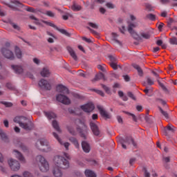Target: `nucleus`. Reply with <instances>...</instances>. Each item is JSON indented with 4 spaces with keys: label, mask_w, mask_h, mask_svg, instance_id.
<instances>
[{
    "label": "nucleus",
    "mask_w": 177,
    "mask_h": 177,
    "mask_svg": "<svg viewBox=\"0 0 177 177\" xmlns=\"http://www.w3.org/2000/svg\"><path fill=\"white\" fill-rule=\"evenodd\" d=\"M67 158V159H66ZM70 155L67 153H64L63 156L56 155L53 158V165L58 168H62V169H68L70 168Z\"/></svg>",
    "instance_id": "f257e3e1"
},
{
    "label": "nucleus",
    "mask_w": 177,
    "mask_h": 177,
    "mask_svg": "<svg viewBox=\"0 0 177 177\" xmlns=\"http://www.w3.org/2000/svg\"><path fill=\"white\" fill-rule=\"evenodd\" d=\"M57 91L60 93L56 96L57 102H59L63 104H70V103H71L70 99L66 96V95H68V88H67V87L63 86V84H59L57 86Z\"/></svg>",
    "instance_id": "f03ea898"
},
{
    "label": "nucleus",
    "mask_w": 177,
    "mask_h": 177,
    "mask_svg": "<svg viewBox=\"0 0 177 177\" xmlns=\"http://www.w3.org/2000/svg\"><path fill=\"white\" fill-rule=\"evenodd\" d=\"M30 19H31V20H34L35 21L34 23L37 26H41V27H44V25H42V23H44V24H46L47 26H50V27H53V28H55V30H57V31H59L61 34H64V35H66V37H71V34L68 33L67 30L64 29H59V28H57V26H56V25H55V24H53L51 21L39 20L38 19V18L35 17L34 15H30Z\"/></svg>",
    "instance_id": "7ed1b4c3"
},
{
    "label": "nucleus",
    "mask_w": 177,
    "mask_h": 177,
    "mask_svg": "<svg viewBox=\"0 0 177 177\" xmlns=\"http://www.w3.org/2000/svg\"><path fill=\"white\" fill-rule=\"evenodd\" d=\"M14 122L19 124L21 128L25 129V131H31L33 128L32 123L28 120V118L24 116H17L14 118Z\"/></svg>",
    "instance_id": "20e7f679"
},
{
    "label": "nucleus",
    "mask_w": 177,
    "mask_h": 177,
    "mask_svg": "<svg viewBox=\"0 0 177 177\" xmlns=\"http://www.w3.org/2000/svg\"><path fill=\"white\" fill-rule=\"evenodd\" d=\"M37 160L39 162V169L40 172L43 174H46V172H49L50 169V165H49V162L42 155H38L36 157Z\"/></svg>",
    "instance_id": "39448f33"
},
{
    "label": "nucleus",
    "mask_w": 177,
    "mask_h": 177,
    "mask_svg": "<svg viewBox=\"0 0 177 177\" xmlns=\"http://www.w3.org/2000/svg\"><path fill=\"white\" fill-rule=\"evenodd\" d=\"M35 147L38 150L44 151V153H49V151H52V147H50L49 142L45 138H41L39 140L36 142Z\"/></svg>",
    "instance_id": "423d86ee"
},
{
    "label": "nucleus",
    "mask_w": 177,
    "mask_h": 177,
    "mask_svg": "<svg viewBox=\"0 0 177 177\" xmlns=\"http://www.w3.org/2000/svg\"><path fill=\"white\" fill-rule=\"evenodd\" d=\"M1 52L6 59H9L10 60L15 59V54H13V51H12L10 47L5 46L1 48Z\"/></svg>",
    "instance_id": "0eeeda50"
},
{
    "label": "nucleus",
    "mask_w": 177,
    "mask_h": 177,
    "mask_svg": "<svg viewBox=\"0 0 177 177\" xmlns=\"http://www.w3.org/2000/svg\"><path fill=\"white\" fill-rule=\"evenodd\" d=\"M8 165L11 169L15 172L20 169V162L15 159H10L8 160Z\"/></svg>",
    "instance_id": "6e6552de"
},
{
    "label": "nucleus",
    "mask_w": 177,
    "mask_h": 177,
    "mask_svg": "<svg viewBox=\"0 0 177 177\" xmlns=\"http://www.w3.org/2000/svg\"><path fill=\"white\" fill-rule=\"evenodd\" d=\"M97 109L99 110L100 113L102 117H103V118H104L105 120H110V118H111V115L106 111V110L104 109V108H103V106H102V105L97 106Z\"/></svg>",
    "instance_id": "1a4fd4ad"
},
{
    "label": "nucleus",
    "mask_w": 177,
    "mask_h": 177,
    "mask_svg": "<svg viewBox=\"0 0 177 177\" xmlns=\"http://www.w3.org/2000/svg\"><path fill=\"white\" fill-rule=\"evenodd\" d=\"M80 109L83 110V111H85V113H91L95 110V105L92 102H89L88 104H86L84 105H82L80 106Z\"/></svg>",
    "instance_id": "9d476101"
},
{
    "label": "nucleus",
    "mask_w": 177,
    "mask_h": 177,
    "mask_svg": "<svg viewBox=\"0 0 177 177\" xmlns=\"http://www.w3.org/2000/svg\"><path fill=\"white\" fill-rule=\"evenodd\" d=\"M63 168L53 167L52 174L54 177H63L64 174L63 173Z\"/></svg>",
    "instance_id": "9b49d317"
},
{
    "label": "nucleus",
    "mask_w": 177,
    "mask_h": 177,
    "mask_svg": "<svg viewBox=\"0 0 177 177\" xmlns=\"http://www.w3.org/2000/svg\"><path fill=\"white\" fill-rule=\"evenodd\" d=\"M136 27H138V23H131L129 25L128 27V31L134 37V38H136V37H138V33H136V32H135V30H133V28H136Z\"/></svg>",
    "instance_id": "f8f14e48"
},
{
    "label": "nucleus",
    "mask_w": 177,
    "mask_h": 177,
    "mask_svg": "<svg viewBox=\"0 0 177 177\" xmlns=\"http://www.w3.org/2000/svg\"><path fill=\"white\" fill-rule=\"evenodd\" d=\"M12 154L16 157V158L19 160L21 162H24V164L26 163V158H24V156H23V154H21L20 151L14 149L12 151Z\"/></svg>",
    "instance_id": "ddd939ff"
},
{
    "label": "nucleus",
    "mask_w": 177,
    "mask_h": 177,
    "mask_svg": "<svg viewBox=\"0 0 177 177\" xmlns=\"http://www.w3.org/2000/svg\"><path fill=\"white\" fill-rule=\"evenodd\" d=\"M39 86H40L41 89H47L48 91L50 89V84L45 80V79H41L39 82Z\"/></svg>",
    "instance_id": "4468645a"
},
{
    "label": "nucleus",
    "mask_w": 177,
    "mask_h": 177,
    "mask_svg": "<svg viewBox=\"0 0 177 177\" xmlns=\"http://www.w3.org/2000/svg\"><path fill=\"white\" fill-rule=\"evenodd\" d=\"M90 127L91 128V131H93V133L95 135V136H99L100 135V131H99V128L97 127V124L95 122H91Z\"/></svg>",
    "instance_id": "2eb2a0df"
},
{
    "label": "nucleus",
    "mask_w": 177,
    "mask_h": 177,
    "mask_svg": "<svg viewBox=\"0 0 177 177\" xmlns=\"http://www.w3.org/2000/svg\"><path fill=\"white\" fill-rule=\"evenodd\" d=\"M53 135L54 138H55V139H57V140H58L59 143L60 145H62V146H64L66 150H68V147L70 146V143H68V142H63V141H62V140L60 139V138H59V136L56 133H53Z\"/></svg>",
    "instance_id": "dca6fc26"
},
{
    "label": "nucleus",
    "mask_w": 177,
    "mask_h": 177,
    "mask_svg": "<svg viewBox=\"0 0 177 177\" xmlns=\"http://www.w3.org/2000/svg\"><path fill=\"white\" fill-rule=\"evenodd\" d=\"M82 147L84 153H89L91 151V145L86 141L82 142Z\"/></svg>",
    "instance_id": "f3484780"
},
{
    "label": "nucleus",
    "mask_w": 177,
    "mask_h": 177,
    "mask_svg": "<svg viewBox=\"0 0 177 177\" xmlns=\"http://www.w3.org/2000/svg\"><path fill=\"white\" fill-rule=\"evenodd\" d=\"M164 132H165V135L166 136H168V131L169 132H174V131H176L175 129V127H174L172 124H169L167 125L165 129H164Z\"/></svg>",
    "instance_id": "a211bd4d"
},
{
    "label": "nucleus",
    "mask_w": 177,
    "mask_h": 177,
    "mask_svg": "<svg viewBox=\"0 0 177 177\" xmlns=\"http://www.w3.org/2000/svg\"><path fill=\"white\" fill-rule=\"evenodd\" d=\"M11 67L16 74H21L23 73V68L21 66L12 65Z\"/></svg>",
    "instance_id": "6ab92c4d"
},
{
    "label": "nucleus",
    "mask_w": 177,
    "mask_h": 177,
    "mask_svg": "<svg viewBox=\"0 0 177 177\" xmlns=\"http://www.w3.org/2000/svg\"><path fill=\"white\" fill-rule=\"evenodd\" d=\"M44 114L48 120H53L54 118H56V113L52 111L44 112Z\"/></svg>",
    "instance_id": "aec40b11"
},
{
    "label": "nucleus",
    "mask_w": 177,
    "mask_h": 177,
    "mask_svg": "<svg viewBox=\"0 0 177 177\" xmlns=\"http://www.w3.org/2000/svg\"><path fill=\"white\" fill-rule=\"evenodd\" d=\"M67 50L70 53L71 57H73V59H74V60H77V54H75V51H74L73 48L68 46Z\"/></svg>",
    "instance_id": "412c9836"
},
{
    "label": "nucleus",
    "mask_w": 177,
    "mask_h": 177,
    "mask_svg": "<svg viewBox=\"0 0 177 177\" xmlns=\"http://www.w3.org/2000/svg\"><path fill=\"white\" fill-rule=\"evenodd\" d=\"M41 77H49V75H50V72L49 71V69H48L47 68H44L42 69V71H41Z\"/></svg>",
    "instance_id": "4be33fe9"
},
{
    "label": "nucleus",
    "mask_w": 177,
    "mask_h": 177,
    "mask_svg": "<svg viewBox=\"0 0 177 177\" xmlns=\"http://www.w3.org/2000/svg\"><path fill=\"white\" fill-rule=\"evenodd\" d=\"M84 174L86 175V177H96V174H95L93 171L90 169H86L84 171Z\"/></svg>",
    "instance_id": "5701e85b"
},
{
    "label": "nucleus",
    "mask_w": 177,
    "mask_h": 177,
    "mask_svg": "<svg viewBox=\"0 0 177 177\" xmlns=\"http://www.w3.org/2000/svg\"><path fill=\"white\" fill-rule=\"evenodd\" d=\"M110 59H111V63H110L111 67H112L113 70H117V68H118V65H117V63L114 62V58L113 57H110Z\"/></svg>",
    "instance_id": "b1692460"
},
{
    "label": "nucleus",
    "mask_w": 177,
    "mask_h": 177,
    "mask_svg": "<svg viewBox=\"0 0 177 177\" xmlns=\"http://www.w3.org/2000/svg\"><path fill=\"white\" fill-rule=\"evenodd\" d=\"M102 78H104V75H103L102 73H100L95 75V77L92 80V82H95V81H99V80H102Z\"/></svg>",
    "instance_id": "393cba45"
},
{
    "label": "nucleus",
    "mask_w": 177,
    "mask_h": 177,
    "mask_svg": "<svg viewBox=\"0 0 177 177\" xmlns=\"http://www.w3.org/2000/svg\"><path fill=\"white\" fill-rule=\"evenodd\" d=\"M15 55L18 59H21V57H23V53L19 47L15 48Z\"/></svg>",
    "instance_id": "a878e982"
},
{
    "label": "nucleus",
    "mask_w": 177,
    "mask_h": 177,
    "mask_svg": "<svg viewBox=\"0 0 177 177\" xmlns=\"http://www.w3.org/2000/svg\"><path fill=\"white\" fill-rule=\"evenodd\" d=\"M52 125L55 131H57L59 133L62 132V130H60V127H59V124L56 120L53 121Z\"/></svg>",
    "instance_id": "bb28decb"
},
{
    "label": "nucleus",
    "mask_w": 177,
    "mask_h": 177,
    "mask_svg": "<svg viewBox=\"0 0 177 177\" xmlns=\"http://www.w3.org/2000/svg\"><path fill=\"white\" fill-rule=\"evenodd\" d=\"M69 140L74 145L76 149H80V144L78 143V140H77V139L75 138H69Z\"/></svg>",
    "instance_id": "cd10ccee"
},
{
    "label": "nucleus",
    "mask_w": 177,
    "mask_h": 177,
    "mask_svg": "<svg viewBox=\"0 0 177 177\" xmlns=\"http://www.w3.org/2000/svg\"><path fill=\"white\" fill-rule=\"evenodd\" d=\"M71 9L74 12H78V11L81 10V9H82V7H81V6H80V5L77 4V3H74L72 6Z\"/></svg>",
    "instance_id": "c85d7f7f"
},
{
    "label": "nucleus",
    "mask_w": 177,
    "mask_h": 177,
    "mask_svg": "<svg viewBox=\"0 0 177 177\" xmlns=\"http://www.w3.org/2000/svg\"><path fill=\"white\" fill-rule=\"evenodd\" d=\"M67 129L69 133H71V135H73V136L77 135V133L75 132V130L74 129V127H73V126H68Z\"/></svg>",
    "instance_id": "c756f323"
},
{
    "label": "nucleus",
    "mask_w": 177,
    "mask_h": 177,
    "mask_svg": "<svg viewBox=\"0 0 177 177\" xmlns=\"http://www.w3.org/2000/svg\"><path fill=\"white\" fill-rule=\"evenodd\" d=\"M169 42L171 45H177V38L175 37H171L169 39Z\"/></svg>",
    "instance_id": "7c9ffc66"
},
{
    "label": "nucleus",
    "mask_w": 177,
    "mask_h": 177,
    "mask_svg": "<svg viewBox=\"0 0 177 177\" xmlns=\"http://www.w3.org/2000/svg\"><path fill=\"white\" fill-rule=\"evenodd\" d=\"M141 37H142V38H145V39H149V38H150L151 35L150 32H142L141 33Z\"/></svg>",
    "instance_id": "2f4dec72"
},
{
    "label": "nucleus",
    "mask_w": 177,
    "mask_h": 177,
    "mask_svg": "<svg viewBox=\"0 0 177 177\" xmlns=\"http://www.w3.org/2000/svg\"><path fill=\"white\" fill-rule=\"evenodd\" d=\"M160 111L161 114L166 118V120H168L169 118V115H168V113L165 112V111L162 110V109L160 108Z\"/></svg>",
    "instance_id": "473e14b6"
},
{
    "label": "nucleus",
    "mask_w": 177,
    "mask_h": 177,
    "mask_svg": "<svg viewBox=\"0 0 177 177\" xmlns=\"http://www.w3.org/2000/svg\"><path fill=\"white\" fill-rule=\"evenodd\" d=\"M134 68L138 71L139 75H142L143 71H142V68H140V66H139V65H135Z\"/></svg>",
    "instance_id": "72a5a7b5"
},
{
    "label": "nucleus",
    "mask_w": 177,
    "mask_h": 177,
    "mask_svg": "<svg viewBox=\"0 0 177 177\" xmlns=\"http://www.w3.org/2000/svg\"><path fill=\"white\" fill-rule=\"evenodd\" d=\"M102 86L103 89H104L105 92H106V93H108L109 95H110V93H111V91L110 90V88H109L108 86H106L104 84H102Z\"/></svg>",
    "instance_id": "f704fd0d"
},
{
    "label": "nucleus",
    "mask_w": 177,
    "mask_h": 177,
    "mask_svg": "<svg viewBox=\"0 0 177 177\" xmlns=\"http://www.w3.org/2000/svg\"><path fill=\"white\" fill-rule=\"evenodd\" d=\"M147 85H153L154 84V80L150 77H147Z\"/></svg>",
    "instance_id": "c9c22d12"
},
{
    "label": "nucleus",
    "mask_w": 177,
    "mask_h": 177,
    "mask_svg": "<svg viewBox=\"0 0 177 177\" xmlns=\"http://www.w3.org/2000/svg\"><path fill=\"white\" fill-rule=\"evenodd\" d=\"M32 62L33 63H35V64H37V66H39V64H41V59L37 57L33 58Z\"/></svg>",
    "instance_id": "e433bc0d"
},
{
    "label": "nucleus",
    "mask_w": 177,
    "mask_h": 177,
    "mask_svg": "<svg viewBox=\"0 0 177 177\" xmlns=\"http://www.w3.org/2000/svg\"><path fill=\"white\" fill-rule=\"evenodd\" d=\"M0 138H1V139H6L7 138L6 133H5V132L1 129H0Z\"/></svg>",
    "instance_id": "4c0bfd02"
},
{
    "label": "nucleus",
    "mask_w": 177,
    "mask_h": 177,
    "mask_svg": "<svg viewBox=\"0 0 177 177\" xmlns=\"http://www.w3.org/2000/svg\"><path fill=\"white\" fill-rule=\"evenodd\" d=\"M112 37L114 41H115V42H117L118 44H120V41H118V40H117V38L118 37V35H117V33H112Z\"/></svg>",
    "instance_id": "58836bf2"
},
{
    "label": "nucleus",
    "mask_w": 177,
    "mask_h": 177,
    "mask_svg": "<svg viewBox=\"0 0 177 177\" xmlns=\"http://www.w3.org/2000/svg\"><path fill=\"white\" fill-rule=\"evenodd\" d=\"M6 107H12L13 106V104L12 102H1Z\"/></svg>",
    "instance_id": "ea45409f"
},
{
    "label": "nucleus",
    "mask_w": 177,
    "mask_h": 177,
    "mask_svg": "<svg viewBox=\"0 0 177 177\" xmlns=\"http://www.w3.org/2000/svg\"><path fill=\"white\" fill-rule=\"evenodd\" d=\"M127 144L129 145H135V142L133 141V139H132V138H129L127 141H126Z\"/></svg>",
    "instance_id": "a19ab883"
},
{
    "label": "nucleus",
    "mask_w": 177,
    "mask_h": 177,
    "mask_svg": "<svg viewBox=\"0 0 177 177\" xmlns=\"http://www.w3.org/2000/svg\"><path fill=\"white\" fill-rule=\"evenodd\" d=\"M45 15L49 16V17H55V13H53L52 11H46Z\"/></svg>",
    "instance_id": "79ce46f5"
},
{
    "label": "nucleus",
    "mask_w": 177,
    "mask_h": 177,
    "mask_svg": "<svg viewBox=\"0 0 177 177\" xmlns=\"http://www.w3.org/2000/svg\"><path fill=\"white\" fill-rule=\"evenodd\" d=\"M88 26H90V27H92V28H95V29L99 28V26H97V24H93L92 22L88 23Z\"/></svg>",
    "instance_id": "37998d69"
},
{
    "label": "nucleus",
    "mask_w": 177,
    "mask_h": 177,
    "mask_svg": "<svg viewBox=\"0 0 177 177\" xmlns=\"http://www.w3.org/2000/svg\"><path fill=\"white\" fill-rule=\"evenodd\" d=\"M6 86L8 89H10V91H14L15 89V86H12L10 83H7Z\"/></svg>",
    "instance_id": "c03bdc74"
},
{
    "label": "nucleus",
    "mask_w": 177,
    "mask_h": 177,
    "mask_svg": "<svg viewBox=\"0 0 177 177\" xmlns=\"http://www.w3.org/2000/svg\"><path fill=\"white\" fill-rule=\"evenodd\" d=\"M12 3H14V5H17V6H23V3H20V1L17 0H15L12 1Z\"/></svg>",
    "instance_id": "a18cd8bd"
},
{
    "label": "nucleus",
    "mask_w": 177,
    "mask_h": 177,
    "mask_svg": "<svg viewBox=\"0 0 177 177\" xmlns=\"http://www.w3.org/2000/svg\"><path fill=\"white\" fill-rule=\"evenodd\" d=\"M147 18L149 19V20H156V15L153 14H149L147 15Z\"/></svg>",
    "instance_id": "49530a36"
},
{
    "label": "nucleus",
    "mask_w": 177,
    "mask_h": 177,
    "mask_svg": "<svg viewBox=\"0 0 177 177\" xmlns=\"http://www.w3.org/2000/svg\"><path fill=\"white\" fill-rule=\"evenodd\" d=\"M11 26H12V27H13V28H15V30H17L18 31H19V30H20V26L15 23H12Z\"/></svg>",
    "instance_id": "de8ad7c7"
},
{
    "label": "nucleus",
    "mask_w": 177,
    "mask_h": 177,
    "mask_svg": "<svg viewBox=\"0 0 177 177\" xmlns=\"http://www.w3.org/2000/svg\"><path fill=\"white\" fill-rule=\"evenodd\" d=\"M126 114H127L128 115H130L131 117H132L133 121H136V116H135L134 114L131 113L129 112H125Z\"/></svg>",
    "instance_id": "09e8293b"
},
{
    "label": "nucleus",
    "mask_w": 177,
    "mask_h": 177,
    "mask_svg": "<svg viewBox=\"0 0 177 177\" xmlns=\"http://www.w3.org/2000/svg\"><path fill=\"white\" fill-rule=\"evenodd\" d=\"M20 147H21V150H23L24 152H26V151H27V150H28V148H27V147H26V145H23V144H21V145H20Z\"/></svg>",
    "instance_id": "8fccbe9b"
},
{
    "label": "nucleus",
    "mask_w": 177,
    "mask_h": 177,
    "mask_svg": "<svg viewBox=\"0 0 177 177\" xmlns=\"http://www.w3.org/2000/svg\"><path fill=\"white\" fill-rule=\"evenodd\" d=\"M79 75L80 77H83V78H86V73H85L84 71H81L80 73H79Z\"/></svg>",
    "instance_id": "3c124183"
},
{
    "label": "nucleus",
    "mask_w": 177,
    "mask_h": 177,
    "mask_svg": "<svg viewBox=\"0 0 177 177\" xmlns=\"http://www.w3.org/2000/svg\"><path fill=\"white\" fill-rule=\"evenodd\" d=\"M94 91H95V92H96V93H97L100 96H104V93H103V91H102L100 90H94Z\"/></svg>",
    "instance_id": "603ef678"
},
{
    "label": "nucleus",
    "mask_w": 177,
    "mask_h": 177,
    "mask_svg": "<svg viewBox=\"0 0 177 177\" xmlns=\"http://www.w3.org/2000/svg\"><path fill=\"white\" fill-rule=\"evenodd\" d=\"M106 8H109V9H113L114 8V5L111 3H107L106 4Z\"/></svg>",
    "instance_id": "864d4df0"
},
{
    "label": "nucleus",
    "mask_w": 177,
    "mask_h": 177,
    "mask_svg": "<svg viewBox=\"0 0 177 177\" xmlns=\"http://www.w3.org/2000/svg\"><path fill=\"white\" fill-rule=\"evenodd\" d=\"M26 10L28 12H31L32 13H35V9H34L33 8H31V7L27 8Z\"/></svg>",
    "instance_id": "5fc2aeb1"
},
{
    "label": "nucleus",
    "mask_w": 177,
    "mask_h": 177,
    "mask_svg": "<svg viewBox=\"0 0 177 177\" xmlns=\"http://www.w3.org/2000/svg\"><path fill=\"white\" fill-rule=\"evenodd\" d=\"M175 21H174L173 19L171 18H169L168 21H167V24L169 26H171V25L172 24V23H174Z\"/></svg>",
    "instance_id": "6e6d98bb"
},
{
    "label": "nucleus",
    "mask_w": 177,
    "mask_h": 177,
    "mask_svg": "<svg viewBox=\"0 0 177 177\" xmlns=\"http://www.w3.org/2000/svg\"><path fill=\"white\" fill-rule=\"evenodd\" d=\"M128 97H131V99H133V100H136V97H135V95H133V94L131 92H129L128 93Z\"/></svg>",
    "instance_id": "4d7b16f0"
},
{
    "label": "nucleus",
    "mask_w": 177,
    "mask_h": 177,
    "mask_svg": "<svg viewBox=\"0 0 177 177\" xmlns=\"http://www.w3.org/2000/svg\"><path fill=\"white\" fill-rule=\"evenodd\" d=\"M158 102L160 103V104H162L163 106H165L167 104V102L164 100L159 99L158 100Z\"/></svg>",
    "instance_id": "13d9d810"
},
{
    "label": "nucleus",
    "mask_w": 177,
    "mask_h": 177,
    "mask_svg": "<svg viewBox=\"0 0 177 177\" xmlns=\"http://www.w3.org/2000/svg\"><path fill=\"white\" fill-rule=\"evenodd\" d=\"M83 41H85V42H87L88 44H91L92 42V40L91 39H88L86 37H82Z\"/></svg>",
    "instance_id": "bf43d9fd"
},
{
    "label": "nucleus",
    "mask_w": 177,
    "mask_h": 177,
    "mask_svg": "<svg viewBox=\"0 0 177 177\" xmlns=\"http://www.w3.org/2000/svg\"><path fill=\"white\" fill-rule=\"evenodd\" d=\"M3 124H4V127H6V128H8L9 127V121H8V120H5L3 121Z\"/></svg>",
    "instance_id": "052dcab7"
},
{
    "label": "nucleus",
    "mask_w": 177,
    "mask_h": 177,
    "mask_svg": "<svg viewBox=\"0 0 177 177\" xmlns=\"http://www.w3.org/2000/svg\"><path fill=\"white\" fill-rule=\"evenodd\" d=\"M113 88H121V84H120L119 83H115L113 84Z\"/></svg>",
    "instance_id": "680f3d73"
},
{
    "label": "nucleus",
    "mask_w": 177,
    "mask_h": 177,
    "mask_svg": "<svg viewBox=\"0 0 177 177\" xmlns=\"http://www.w3.org/2000/svg\"><path fill=\"white\" fill-rule=\"evenodd\" d=\"M144 176L145 177H150V173L149 171H147L146 169H145Z\"/></svg>",
    "instance_id": "e2e57ef3"
},
{
    "label": "nucleus",
    "mask_w": 177,
    "mask_h": 177,
    "mask_svg": "<svg viewBox=\"0 0 177 177\" xmlns=\"http://www.w3.org/2000/svg\"><path fill=\"white\" fill-rule=\"evenodd\" d=\"M120 31L122 32V34H125V26H122V28H120Z\"/></svg>",
    "instance_id": "0e129e2a"
},
{
    "label": "nucleus",
    "mask_w": 177,
    "mask_h": 177,
    "mask_svg": "<svg viewBox=\"0 0 177 177\" xmlns=\"http://www.w3.org/2000/svg\"><path fill=\"white\" fill-rule=\"evenodd\" d=\"M136 110H137L138 111H142V110H143V107H142V106H140V105H138V106H136Z\"/></svg>",
    "instance_id": "69168bd1"
},
{
    "label": "nucleus",
    "mask_w": 177,
    "mask_h": 177,
    "mask_svg": "<svg viewBox=\"0 0 177 177\" xmlns=\"http://www.w3.org/2000/svg\"><path fill=\"white\" fill-rule=\"evenodd\" d=\"M152 73H153V75L156 77V78H158L159 74H158V72H157V71H152Z\"/></svg>",
    "instance_id": "338daca9"
},
{
    "label": "nucleus",
    "mask_w": 177,
    "mask_h": 177,
    "mask_svg": "<svg viewBox=\"0 0 177 177\" xmlns=\"http://www.w3.org/2000/svg\"><path fill=\"white\" fill-rule=\"evenodd\" d=\"M117 120L120 124H122V118L121 116H117Z\"/></svg>",
    "instance_id": "774afa93"
}]
</instances>
